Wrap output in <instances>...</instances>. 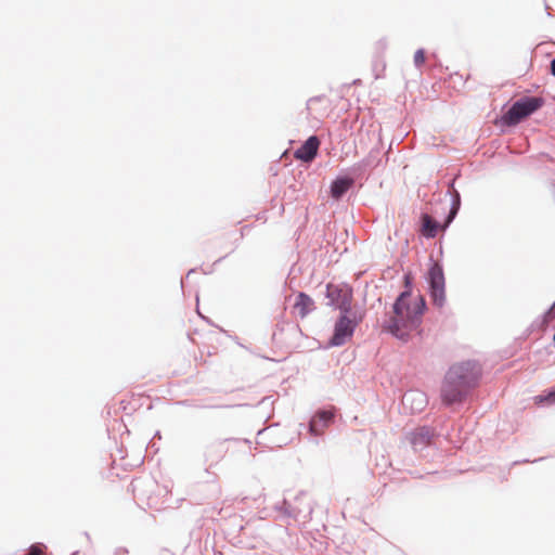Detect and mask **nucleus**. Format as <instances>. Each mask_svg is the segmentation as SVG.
<instances>
[{
  "label": "nucleus",
  "mask_w": 555,
  "mask_h": 555,
  "mask_svg": "<svg viewBox=\"0 0 555 555\" xmlns=\"http://www.w3.org/2000/svg\"><path fill=\"white\" fill-rule=\"evenodd\" d=\"M425 309L426 302L422 295L411 291L401 293L393 304V314L387 321V331L401 340L420 334Z\"/></svg>",
  "instance_id": "1"
},
{
  "label": "nucleus",
  "mask_w": 555,
  "mask_h": 555,
  "mask_svg": "<svg viewBox=\"0 0 555 555\" xmlns=\"http://www.w3.org/2000/svg\"><path fill=\"white\" fill-rule=\"evenodd\" d=\"M479 370L474 362H463L452 365L447 372L442 386L441 399L444 404L462 402L469 390L475 387Z\"/></svg>",
  "instance_id": "2"
},
{
  "label": "nucleus",
  "mask_w": 555,
  "mask_h": 555,
  "mask_svg": "<svg viewBox=\"0 0 555 555\" xmlns=\"http://www.w3.org/2000/svg\"><path fill=\"white\" fill-rule=\"evenodd\" d=\"M543 104L540 98H525L516 101L511 108L502 116V120L507 126H515L522 119L538 111Z\"/></svg>",
  "instance_id": "3"
},
{
  "label": "nucleus",
  "mask_w": 555,
  "mask_h": 555,
  "mask_svg": "<svg viewBox=\"0 0 555 555\" xmlns=\"http://www.w3.org/2000/svg\"><path fill=\"white\" fill-rule=\"evenodd\" d=\"M326 296L331 300V304L338 308L343 313L350 312L352 292L348 286L328 284L326 287Z\"/></svg>",
  "instance_id": "4"
},
{
  "label": "nucleus",
  "mask_w": 555,
  "mask_h": 555,
  "mask_svg": "<svg viewBox=\"0 0 555 555\" xmlns=\"http://www.w3.org/2000/svg\"><path fill=\"white\" fill-rule=\"evenodd\" d=\"M428 282L430 285L431 298L434 302L441 307L446 300L444 275L440 264L434 263L428 271Z\"/></svg>",
  "instance_id": "5"
},
{
  "label": "nucleus",
  "mask_w": 555,
  "mask_h": 555,
  "mask_svg": "<svg viewBox=\"0 0 555 555\" xmlns=\"http://www.w3.org/2000/svg\"><path fill=\"white\" fill-rule=\"evenodd\" d=\"M357 323L351 320L347 313H341L337 320L330 344L332 346H341L346 344L353 335Z\"/></svg>",
  "instance_id": "6"
},
{
  "label": "nucleus",
  "mask_w": 555,
  "mask_h": 555,
  "mask_svg": "<svg viewBox=\"0 0 555 555\" xmlns=\"http://www.w3.org/2000/svg\"><path fill=\"white\" fill-rule=\"evenodd\" d=\"M334 412L333 411H319L311 418L309 425V431L311 435L320 436L324 433V430L330 426L333 422Z\"/></svg>",
  "instance_id": "7"
},
{
  "label": "nucleus",
  "mask_w": 555,
  "mask_h": 555,
  "mask_svg": "<svg viewBox=\"0 0 555 555\" xmlns=\"http://www.w3.org/2000/svg\"><path fill=\"white\" fill-rule=\"evenodd\" d=\"M320 146V140L315 135H311L299 149L294 153L296 159L309 163L317 156Z\"/></svg>",
  "instance_id": "8"
},
{
  "label": "nucleus",
  "mask_w": 555,
  "mask_h": 555,
  "mask_svg": "<svg viewBox=\"0 0 555 555\" xmlns=\"http://www.w3.org/2000/svg\"><path fill=\"white\" fill-rule=\"evenodd\" d=\"M402 404L411 413L421 412L427 404L426 396L420 391H409L402 397Z\"/></svg>",
  "instance_id": "9"
},
{
  "label": "nucleus",
  "mask_w": 555,
  "mask_h": 555,
  "mask_svg": "<svg viewBox=\"0 0 555 555\" xmlns=\"http://www.w3.org/2000/svg\"><path fill=\"white\" fill-rule=\"evenodd\" d=\"M294 310L300 318H305L314 310V301L307 294L299 293L294 304Z\"/></svg>",
  "instance_id": "10"
},
{
  "label": "nucleus",
  "mask_w": 555,
  "mask_h": 555,
  "mask_svg": "<svg viewBox=\"0 0 555 555\" xmlns=\"http://www.w3.org/2000/svg\"><path fill=\"white\" fill-rule=\"evenodd\" d=\"M433 434L428 428H420L411 434V443L415 450L423 449L431 442Z\"/></svg>",
  "instance_id": "11"
},
{
  "label": "nucleus",
  "mask_w": 555,
  "mask_h": 555,
  "mask_svg": "<svg viewBox=\"0 0 555 555\" xmlns=\"http://www.w3.org/2000/svg\"><path fill=\"white\" fill-rule=\"evenodd\" d=\"M351 179H337L331 186V194L334 198H340L352 185Z\"/></svg>",
  "instance_id": "12"
},
{
  "label": "nucleus",
  "mask_w": 555,
  "mask_h": 555,
  "mask_svg": "<svg viewBox=\"0 0 555 555\" xmlns=\"http://www.w3.org/2000/svg\"><path fill=\"white\" fill-rule=\"evenodd\" d=\"M438 232V223L428 215L423 216V234L435 237Z\"/></svg>",
  "instance_id": "13"
},
{
  "label": "nucleus",
  "mask_w": 555,
  "mask_h": 555,
  "mask_svg": "<svg viewBox=\"0 0 555 555\" xmlns=\"http://www.w3.org/2000/svg\"><path fill=\"white\" fill-rule=\"evenodd\" d=\"M460 204H461V197H460V194H459V192H457V191H454L452 208H451L450 214H449V216H448V219H447L446 225H448V224L453 220V218L455 217V215L457 214V210H459V208H460Z\"/></svg>",
  "instance_id": "14"
},
{
  "label": "nucleus",
  "mask_w": 555,
  "mask_h": 555,
  "mask_svg": "<svg viewBox=\"0 0 555 555\" xmlns=\"http://www.w3.org/2000/svg\"><path fill=\"white\" fill-rule=\"evenodd\" d=\"M425 51L423 49H418L415 53H414V63L416 66H422L424 63H425Z\"/></svg>",
  "instance_id": "15"
},
{
  "label": "nucleus",
  "mask_w": 555,
  "mask_h": 555,
  "mask_svg": "<svg viewBox=\"0 0 555 555\" xmlns=\"http://www.w3.org/2000/svg\"><path fill=\"white\" fill-rule=\"evenodd\" d=\"M555 319V304L545 313V321L551 322Z\"/></svg>",
  "instance_id": "16"
},
{
  "label": "nucleus",
  "mask_w": 555,
  "mask_h": 555,
  "mask_svg": "<svg viewBox=\"0 0 555 555\" xmlns=\"http://www.w3.org/2000/svg\"><path fill=\"white\" fill-rule=\"evenodd\" d=\"M215 451L219 453H225L228 448H225L224 443H219L215 447Z\"/></svg>",
  "instance_id": "17"
},
{
  "label": "nucleus",
  "mask_w": 555,
  "mask_h": 555,
  "mask_svg": "<svg viewBox=\"0 0 555 555\" xmlns=\"http://www.w3.org/2000/svg\"><path fill=\"white\" fill-rule=\"evenodd\" d=\"M551 72L555 76V59L551 62Z\"/></svg>",
  "instance_id": "18"
},
{
  "label": "nucleus",
  "mask_w": 555,
  "mask_h": 555,
  "mask_svg": "<svg viewBox=\"0 0 555 555\" xmlns=\"http://www.w3.org/2000/svg\"><path fill=\"white\" fill-rule=\"evenodd\" d=\"M547 399L554 402L555 401V391L550 392Z\"/></svg>",
  "instance_id": "19"
},
{
  "label": "nucleus",
  "mask_w": 555,
  "mask_h": 555,
  "mask_svg": "<svg viewBox=\"0 0 555 555\" xmlns=\"http://www.w3.org/2000/svg\"><path fill=\"white\" fill-rule=\"evenodd\" d=\"M406 285L409 284V276H405Z\"/></svg>",
  "instance_id": "20"
},
{
  "label": "nucleus",
  "mask_w": 555,
  "mask_h": 555,
  "mask_svg": "<svg viewBox=\"0 0 555 555\" xmlns=\"http://www.w3.org/2000/svg\"><path fill=\"white\" fill-rule=\"evenodd\" d=\"M554 304H555V301H554Z\"/></svg>",
  "instance_id": "21"
}]
</instances>
